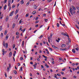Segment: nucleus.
I'll list each match as a JSON object with an SVG mask.
<instances>
[{
    "mask_svg": "<svg viewBox=\"0 0 79 79\" xmlns=\"http://www.w3.org/2000/svg\"><path fill=\"white\" fill-rule=\"evenodd\" d=\"M73 10L72 8H70L69 9V11L72 15H74L73 14H75L76 13V12H75V10H76V9L75 8V7L73 6H72Z\"/></svg>",
    "mask_w": 79,
    "mask_h": 79,
    "instance_id": "nucleus-1",
    "label": "nucleus"
},
{
    "mask_svg": "<svg viewBox=\"0 0 79 79\" xmlns=\"http://www.w3.org/2000/svg\"><path fill=\"white\" fill-rule=\"evenodd\" d=\"M15 12L14 11H12V12H11L9 15V16L10 17V16H13V14L14 13V12Z\"/></svg>",
    "mask_w": 79,
    "mask_h": 79,
    "instance_id": "nucleus-2",
    "label": "nucleus"
},
{
    "mask_svg": "<svg viewBox=\"0 0 79 79\" xmlns=\"http://www.w3.org/2000/svg\"><path fill=\"white\" fill-rule=\"evenodd\" d=\"M61 34L62 35H65V36H67V37H69V36H68V35H67V34L64 33V32H61Z\"/></svg>",
    "mask_w": 79,
    "mask_h": 79,
    "instance_id": "nucleus-3",
    "label": "nucleus"
},
{
    "mask_svg": "<svg viewBox=\"0 0 79 79\" xmlns=\"http://www.w3.org/2000/svg\"><path fill=\"white\" fill-rule=\"evenodd\" d=\"M6 2H7V0H5L3 1H2L1 2V3H6Z\"/></svg>",
    "mask_w": 79,
    "mask_h": 79,
    "instance_id": "nucleus-4",
    "label": "nucleus"
},
{
    "mask_svg": "<svg viewBox=\"0 0 79 79\" xmlns=\"http://www.w3.org/2000/svg\"><path fill=\"white\" fill-rule=\"evenodd\" d=\"M66 47V45L65 44H63L61 45V47L62 48H65V47Z\"/></svg>",
    "mask_w": 79,
    "mask_h": 79,
    "instance_id": "nucleus-5",
    "label": "nucleus"
},
{
    "mask_svg": "<svg viewBox=\"0 0 79 79\" xmlns=\"http://www.w3.org/2000/svg\"><path fill=\"white\" fill-rule=\"evenodd\" d=\"M19 11V9H17L16 10V11L15 12V15H16L17 13H18V12Z\"/></svg>",
    "mask_w": 79,
    "mask_h": 79,
    "instance_id": "nucleus-6",
    "label": "nucleus"
},
{
    "mask_svg": "<svg viewBox=\"0 0 79 79\" xmlns=\"http://www.w3.org/2000/svg\"><path fill=\"white\" fill-rule=\"evenodd\" d=\"M2 55H4L5 52V49H2Z\"/></svg>",
    "mask_w": 79,
    "mask_h": 79,
    "instance_id": "nucleus-7",
    "label": "nucleus"
},
{
    "mask_svg": "<svg viewBox=\"0 0 79 79\" xmlns=\"http://www.w3.org/2000/svg\"><path fill=\"white\" fill-rule=\"evenodd\" d=\"M67 50V48H61L60 50H61V51H64V50Z\"/></svg>",
    "mask_w": 79,
    "mask_h": 79,
    "instance_id": "nucleus-8",
    "label": "nucleus"
},
{
    "mask_svg": "<svg viewBox=\"0 0 79 79\" xmlns=\"http://www.w3.org/2000/svg\"><path fill=\"white\" fill-rule=\"evenodd\" d=\"M11 56H12V52H10L9 53V57H11Z\"/></svg>",
    "mask_w": 79,
    "mask_h": 79,
    "instance_id": "nucleus-9",
    "label": "nucleus"
},
{
    "mask_svg": "<svg viewBox=\"0 0 79 79\" xmlns=\"http://www.w3.org/2000/svg\"><path fill=\"white\" fill-rule=\"evenodd\" d=\"M33 8L34 9H37V6L36 5H34L33 6Z\"/></svg>",
    "mask_w": 79,
    "mask_h": 79,
    "instance_id": "nucleus-10",
    "label": "nucleus"
},
{
    "mask_svg": "<svg viewBox=\"0 0 79 79\" xmlns=\"http://www.w3.org/2000/svg\"><path fill=\"white\" fill-rule=\"evenodd\" d=\"M8 19H9V18L8 17V16H7L6 18V21H8Z\"/></svg>",
    "mask_w": 79,
    "mask_h": 79,
    "instance_id": "nucleus-11",
    "label": "nucleus"
},
{
    "mask_svg": "<svg viewBox=\"0 0 79 79\" xmlns=\"http://www.w3.org/2000/svg\"><path fill=\"white\" fill-rule=\"evenodd\" d=\"M8 43L6 44V48H8Z\"/></svg>",
    "mask_w": 79,
    "mask_h": 79,
    "instance_id": "nucleus-12",
    "label": "nucleus"
},
{
    "mask_svg": "<svg viewBox=\"0 0 79 79\" xmlns=\"http://www.w3.org/2000/svg\"><path fill=\"white\" fill-rule=\"evenodd\" d=\"M15 25H16V24L15 23H13V24L12 27L13 29H14V28H15Z\"/></svg>",
    "mask_w": 79,
    "mask_h": 79,
    "instance_id": "nucleus-13",
    "label": "nucleus"
},
{
    "mask_svg": "<svg viewBox=\"0 0 79 79\" xmlns=\"http://www.w3.org/2000/svg\"><path fill=\"white\" fill-rule=\"evenodd\" d=\"M2 44L4 47H5V42L4 41H3Z\"/></svg>",
    "mask_w": 79,
    "mask_h": 79,
    "instance_id": "nucleus-14",
    "label": "nucleus"
},
{
    "mask_svg": "<svg viewBox=\"0 0 79 79\" xmlns=\"http://www.w3.org/2000/svg\"><path fill=\"white\" fill-rule=\"evenodd\" d=\"M22 26H21L20 28V29L19 30L20 31H23V29H22Z\"/></svg>",
    "mask_w": 79,
    "mask_h": 79,
    "instance_id": "nucleus-15",
    "label": "nucleus"
},
{
    "mask_svg": "<svg viewBox=\"0 0 79 79\" xmlns=\"http://www.w3.org/2000/svg\"><path fill=\"white\" fill-rule=\"evenodd\" d=\"M8 39V35H7L6 37V40H7Z\"/></svg>",
    "mask_w": 79,
    "mask_h": 79,
    "instance_id": "nucleus-16",
    "label": "nucleus"
},
{
    "mask_svg": "<svg viewBox=\"0 0 79 79\" xmlns=\"http://www.w3.org/2000/svg\"><path fill=\"white\" fill-rule=\"evenodd\" d=\"M18 14L16 16H15V18L16 19H18Z\"/></svg>",
    "mask_w": 79,
    "mask_h": 79,
    "instance_id": "nucleus-17",
    "label": "nucleus"
},
{
    "mask_svg": "<svg viewBox=\"0 0 79 79\" xmlns=\"http://www.w3.org/2000/svg\"><path fill=\"white\" fill-rule=\"evenodd\" d=\"M3 28H2V26H0V31H1L2 30Z\"/></svg>",
    "mask_w": 79,
    "mask_h": 79,
    "instance_id": "nucleus-18",
    "label": "nucleus"
},
{
    "mask_svg": "<svg viewBox=\"0 0 79 79\" xmlns=\"http://www.w3.org/2000/svg\"><path fill=\"white\" fill-rule=\"evenodd\" d=\"M22 47H24V41H23L22 42V44L21 45Z\"/></svg>",
    "mask_w": 79,
    "mask_h": 79,
    "instance_id": "nucleus-19",
    "label": "nucleus"
},
{
    "mask_svg": "<svg viewBox=\"0 0 79 79\" xmlns=\"http://www.w3.org/2000/svg\"><path fill=\"white\" fill-rule=\"evenodd\" d=\"M21 23H22V19H21L19 21V24H21Z\"/></svg>",
    "mask_w": 79,
    "mask_h": 79,
    "instance_id": "nucleus-20",
    "label": "nucleus"
},
{
    "mask_svg": "<svg viewBox=\"0 0 79 79\" xmlns=\"http://www.w3.org/2000/svg\"><path fill=\"white\" fill-rule=\"evenodd\" d=\"M6 8V5H5L4 7V10H5Z\"/></svg>",
    "mask_w": 79,
    "mask_h": 79,
    "instance_id": "nucleus-21",
    "label": "nucleus"
},
{
    "mask_svg": "<svg viewBox=\"0 0 79 79\" xmlns=\"http://www.w3.org/2000/svg\"><path fill=\"white\" fill-rule=\"evenodd\" d=\"M52 47L53 48H57L54 45H52Z\"/></svg>",
    "mask_w": 79,
    "mask_h": 79,
    "instance_id": "nucleus-22",
    "label": "nucleus"
},
{
    "mask_svg": "<svg viewBox=\"0 0 79 79\" xmlns=\"http://www.w3.org/2000/svg\"><path fill=\"white\" fill-rule=\"evenodd\" d=\"M7 33V31H5L4 32V35H6V34Z\"/></svg>",
    "mask_w": 79,
    "mask_h": 79,
    "instance_id": "nucleus-23",
    "label": "nucleus"
},
{
    "mask_svg": "<svg viewBox=\"0 0 79 79\" xmlns=\"http://www.w3.org/2000/svg\"><path fill=\"white\" fill-rule=\"evenodd\" d=\"M72 52L73 53H76V51H75V50L74 49H73Z\"/></svg>",
    "mask_w": 79,
    "mask_h": 79,
    "instance_id": "nucleus-24",
    "label": "nucleus"
},
{
    "mask_svg": "<svg viewBox=\"0 0 79 79\" xmlns=\"http://www.w3.org/2000/svg\"><path fill=\"white\" fill-rule=\"evenodd\" d=\"M45 66H46L47 67V68L49 67V66H48V65H47V64H45Z\"/></svg>",
    "mask_w": 79,
    "mask_h": 79,
    "instance_id": "nucleus-25",
    "label": "nucleus"
},
{
    "mask_svg": "<svg viewBox=\"0 0 79 79\" xmlns=\"http://www.w3.org/2000/svg\"><path fill=\"white\" fill-rule=\"evenodd\" d=\"M15 5H12V8H15Z\"/></svg>",
    "mask_w": 79,
    "mask_h": 79,
    "instance_id": "nucleus-26",
    "label": "nucleus"
},
{
    "mask_svg": "<svg viewBox=\"0 0 79 79\" xmlns=\"http://www.w3.org/2000/svg\"><path fill=\"white\" fill-rule=\"evenodd\" d=\"M21 2L22 4H23V3H24V1H23V0H22L21 1Z\"/></svg>",
    "mask_w": 79,
    "mask_h": 79,
    "instance_id": "nucleus-27",
    "label": "nucleus"
},
{
    "mask_svg": "<svg viewBox=\"0 0 79 79\" xmlns=\"http://www.w3.org/2000/svg\"><path fill=\"white\" fill-rule=\"evenodd\" d=\"M29 4V2H28L26 5V6H27Z\"/></svg>",
    "mask_w": 79,
    "mask_h": 79,
    "instance_id": "nucleus-28",
    "label": "nucleus"
},
{
    "mask_svg": "<svg viewBox=\"0 0 79 79\" xmlns=\"http://www.w3.org/2000/svg\"><path fill=\"white\" fill-rule=\"evenodd\" d=\"M36 13V11H34L33 12V14L34 15Z\"/></svg>",
    "mask_w": 79,
    "mask_h": 79,
    "instance_id": "nucleus-29",
    "label": "nucleus"
},
{
    "mask_svg": "<svg viewBox=\"0 0 79 79\" xmlns=\"http://www.w3.org/2000/svg\"><path fill=\"white\" fill-rule=\"evenodd\" d=\"M14 73H15V74H16L17 73V72H16V71L15 70H14Z\"/></svg>",
    "mask_w": 79,
    "mask_h": 79,
    "instance_id": "nucleus-30",
    "label": "nucleus"
},
{
    "mask_svg": "<svg viewBox=\"0 0 79 79\" xmlns=\"http://www.w3.org/2000/svg\"><path fill=\"white\" fill-rule=\"evenodd\" d=\"M38 19H39V17H37L35 18V20L36 21H37V20H38Z\"/></svg>",
    "mask_w": 79,
    "mask_h": 79,
    "instance_id": "nucleus-31",
    "label": "nucleus"
},
{
    "mask_svg": "<svg viewBox=\"0 0 79 79\" xmlns=\"http://www.w3.org/2000/svg\"><path fill=\"white\" fill-rule=\"evenodd\" d=\"M75 26H76V27L77 29H79V27H78V26H77V25H75Z\"/></svg>",
    "mask_w": 79,
    "mask_h": 79,
    "instance_id": "nucleus-32",
    "label": "nucleus"
},
{
    "mask_svg": "<svg viewBox=\"0 0 79 79\" xmlns=\"http://www.w3.org/2000/svg\"><path fill=\"white\" fill-rule=\"evenodd\" d=\"M3 33H1V36L2 37H3Z\"/></svg>",
    "mask_w": 79,
    "mask_h": 79,
    "instance_id": "nucleus-33",
    "label": "nucleus"
},
{
    "mask_svg": "<svg viewBox=\"0 0 79 79\" xmlns=\"http://www.w3.org/2000/svg\"><path fill=\"white\" fill-rule=\"evenodd\" d=\"M20 60H23V57H21L20 58Z\"/></svg>",
    "mask_w": 79,
    "mask_h": 79,
    "instance_id": "nucleus-34",
    "label": "nucleus"
},
{
    "mask_svg": "<svg viewBox=\"0 0 79 79\" xmlns=\"http://www.w3.org/2000/svg\"><path fill=\"white\" fill-rule=\"evenodd\" d=\"M75 49L77 51H78L79 50V49H78V48L77 47V48H75Z\"/></svg>",
    "mask_w": 79,
    "mask_h": 79,
    "instance_id": "nucleus-35",
    "label": "nucleus"
},
{
    "mask_svg": "<svg viewBox=\"0 0 79 79\" xmlns=\"http://www.w3.org/2000/svg\"><path fill=\"white\" fill-rule=\"evenodd\" d=\"M66 69V68H64L63 69H62V71H65V69Z\"/></svg>",
    "mask_w": 79,
    "mask_h": 79,
    "instance_id": "nucleus-36",
    "label": "nucleus"
},
{
    "mask_svg": "<svg viewBox=\"0 0 79 79\" xmlns=\"http://www.w3.org/2000/svg\"><path fill=\"white\" fill-rule=\"evenodd\" d=\"M43 56L44 57V58H46V59H47V56H45L44 55H43Z\"/></svg>",
    "mask_w": 79,
    "mask_h": 79,
    "instance_id": "nucleus-37",
    "label": "nucleus"
},
{
    "mask_svg": "<svg viewBox=\"0 0 79 79\" xmlns=\"http://www.w3.org/2000/svg\"><path fill=\"white\" fill-rule=\"evenodd\" d=\"M45 16H46V14H44L43 15V16L44 17H45Z\"/></svg>",
    "mask_w": 79,
    "mask_h": 79,
    "instance_id": "nucleus-38",
    "label": "nucleus"
},
{
    "mask_svg": "<svg viewBox=\"0 0 79 79\" xmlns=\"http://www.w3.org/2000/svg\"><path fill=\"white\" fill-rule=\"evenodd\" d=\"M43 37V36L42 35H41V36H40L39 37V39H40L41 38H42Z\"/></svg>",
    "mask_w": 79,
    "mask_h": 79,
    "instance_id": "nucleus-39",
    "label": "nucleus"
},
{
    "mask_svg": "<svg viewBox=\"0 0 79 79\" xmlns=\"http://www.w3.org/2000/svg\"><path fill=\"white\" fill-rule=\"evenodd\" d=\"M26 31V28H24L23 29V33H24V31Z\"/></svg>",
    "mask_w": 79,
    "mask_h": 79,
    "instance_id": "nucleus-40",
    "label": "nucleus"
},
{
    "mask_svg": "<svg viewBox=\"0 0 79 79\" xmlns=\"http://www.w3.org/2000/svg\"><path fill=\"white\" fill-rule=\"evenodd\" d=\"M13 48H15V44L13 45Z\"/></svg>",
    "mask_w": 79,
    "mask_h": 79,
    "instance_id": "nucleus-41",
    "label": "nucleus"
},
{
    "mask_svg": "<svg viewBox=\"0 0 79 79\" xmlns=\"http://www.w3.org/2000/svg\"><path fill=\"white\" fill-rule=\"evenodd\" d=\"M57 27H59V26H60V24L57 23Z\"/></svg>",
    "mask_w": 79,
    "mask_h": 79,
    "instance_id": "nucleus-42",
    "label": "nucleus"
},
{
    "mask_svg": "<svg viewBox=\"0 0 79 79\" xmlns=\"http://www.w3.org/2000/svg\"><path fill=\"white\" fill-rule=\"evenodd\" d=\"M44 20L45 22H47V21H48V20L47 19H45Z\"/></svg>",
    "mask_w": 79,
    "mask_h": 79,
    "instance_id": "nucleus-43",
    "label": "nucleus"
},
{
    "mask_svg": "<svg viewBox=\"0 0 79 79\" xmlns=\"http://www.w3.org/2000/svg\"><path fill=\"white\" fill-rule=\"evenodd\" d=\"M26 17H29V14H27L26 15Z\"/></svg>",
    "mask_w": 79,
    "mask_h": 79,
    "instance_id": "nucleus-44",
    "label": "nucleus"
},
{
    "mask_svg": "<svg viewBox=\"0 0 79 79\" xmlns=\"http://www.w3.org/2000/svg\"><path fill=\"white\" fill-rule=\"evenodd\" d=\"M10 70V68L9 67H8L7 69V71H9Z\"/></svg>",
    "mask_w": 79,
    "mask_h": 79,
    "instance_id": "nucleus-45",
    "label": "nucleus"
},
{
    "mask_svg": "<svg viewBox=\"0 0 79 79\" xmlns=\"http://www.w3.org/2000/svg\"><path fill=\"white\" fill-rule=\"evenodd\" d=\"M51 61H54V59H53V58H51Z\"/></svg>",
    "mask_w": 79,
    "mask_h": 79,
    "instance_id": "nucleus-46",
    "label": "nucleus"
},
{
    "mask_svg": "<svg viewBox=\"0 0 79 79\" xmlns=\"http://www.w3.org/2000/svg\"><path fill=\"white\" fill-rule=\"evenodd\" d=\"M57 75L58 76H61V75L60 74H57Z\"/></svg>",
    "mask_w": 79,
    "mask_h": 79,
    "instance_id": "nucleus-47",
    "label": "nucleus"
},
{
    "mask_svg": "<svg viewBox=\"0 0 79 79\" xmlns=\"http://www.w3.org/2000/svg\"><path fill=\"white\" fill-rule=\"evenodd\" d=\"M39 23V21H36L35 22V23H36V24H37V23Z\"/></svg>",
    "mask_w": 79,
    "mask_h": 79,
    "instance_id": "nucleus-48",
    "label": "nucleus"
},
{
    "mask_svg": "<svg viewBox=\"0 0 79 79\" xmlns=\"http://www.w3.org/2000/svg\"><path fill=\"white\" fill-rule=\"evenodd\" d=\"M8 3H11V0H8Z\"/></svg>",
    "mask_w": 79,
    "mask_h": 79,
    "instance_id": "nucleus-49",
    "label": "nucleus"
},
{
    "mask_svg": "<svg viewBox=\"0 0 79 79\" xmlns=\"http://www.w3.org/2000/svg\"><path fill=\"white\" fill-rule=\"evenodd\" d=\"M5 76L6 77H7V74H6V73H5Z\"/></svg>",
    "mask_w": 79,
    "mask_h": 79,
    "instance_id": "nucleus-50",
    "label": "nucleus"
},
{
    "mask_svg": "<svg viewBox=\"0 0 79 79\" xmlns=\"http://www.w3.org/2000/svg\"><path fill=\"white\" fill-rule=\"evenodd\" d=\"M73 77V78H74V79H76V78L77 77L74 76Z\"/></svg>",
    "mask_w": 79,
    "mask_h": 79,
    "instance_id": "nucleus-51",
    "label": "nucleus"
},
{
    "mask_svg": "<svg viewBox=\"0 0 79 79\" xmlns=\"http://www.w3.org/2000/svg\"><path fill=\"white\" fill-rule=\"evenodd\" d=\"M9 66L10 68H11V64H9Z\"/></svg>",
    "mask_w": 79,
    "mask_h": 79,
    "instance_id": "nucleus-52",
    "label": "nucleus"
},
{
    "mask_svg": "<svg viewBox=\"0 0 79 79\" xmlns=\"http://www.w3.org/2000/svg\"><path fill=\"white\" fill-rule=\"evenodd\" d=\"M8 6H9V7L11 6H10V3H9L8 4Z\"/></svg>",
    "mask_w": 79,
    "mask_h": 79,
    "instance_id": "nucleus-53",
    "label": "nucleus"
},
{
    "mask_svg": "<svg viewBox=\"0 0 79 79\" xmlns=\"http://www.w3.org/2000/svg\"><path fill=\"white\" fill-rule=\"evenodd\" d=\"M18 34H19V32H17L16 33V35H18Z\"/></svg>",
    "mask_w": 79,
    "mask_h": 79,
    "instance_id": "nucleus-54",
    "label": "nucleus"
},
{
    "mask_svg": "<svg viewBox=\"0 0 79 79\" xmlns=\"http://www.w3.org/2000/svg\"><path fill=\"white\" fill-rule=\"evenodd\" d=\"M68 40H69V43H71V40H70V39H69Z\"/></svg>",
    "mask_w": 79,
    "mask_h": 79,
    "instance_id": "nucleus-55",
    "label": "nucleus"
},
{
    "mask_svg": "<svg viewBox=\"0 0 79 79\" xmlns=\"http://www.w3.org/2000/svg\"><path fill=\"white\" fill-rule=\"evenodd\" d=\"M49 48V50H51V51H52V48Z\"/></svg>",
    "mask_w": 79,
    "mask_h": 79,
    "instance_id": "nucleus-56",
    "label": "nucleus"
},
{
    "mask_svg": "<svg viewBox=\"0 0 79 79\" xmlns=\"http://www.w3.org/2000/svg\"><path fill=\"white\" fill-rule=\"evenodd\" d=\"M38 26H39V25H38V24H37L35 26V27H37Z\"/></svg>",
    "mask_w": 79,
    "mask_h": 79,
    "instance_id": "nucleus-57",
    "label": "nucleus"
},
{
    "mask_svg": "<svg viewBox=\"0 0 79 79\" xmlns=\"http://www.w3.org/2000/svg\"><path fill=\"white\" fill-rule=\"evenodd\" d=\"M37 61H40V59H39V58H37Z\"/></svg>",
    "mask_w": 79,
    "mask_h": 79,
    "instance_id": "nucleus-58",
    "label": "nucleus"
},
{
    "mask_svg": "<svg viewBox=\"0 0 79 79\" xmlns=\"http://www.w3.org/2000/svg\"><path fill=\"white\" fill-rule=\"evenodd\" d=\"M30 64H34V63H33V62H30Z\"/></svg>",
    "mask_w": 79,
    "mask_h": 79,
    "instance_id": "nucleus-59",
    "label": "nucleus"
},
{
    "mask_svg": "<svg viewBox=\"0 0 79 79\" xmlns=\"http://www.w3.org/2000/svg\"><path fill=\"white\" fill-rule=\"evenodd\" d=\"M43 44H45V41H43Z\"/></svg>",
    "mask_w": 79,
    "mask_h": 79,
    "instance_id": "nucleus-60",
    "label": "nucleus"
},
{
    "mask_svg": "<svg viewBox=\"0 0 79 79\" xmlns=\"http://www.w3.org/2000/svg\"><path fill=\"white\" fill-rule=\"evenodd\" d=\"M62 59L61 58H59V60H62Z\"/></svg>",
    "mask_w": 79,
    "mask_h": 79,
    "instance_id": "nucleus-61",
    "label": "nucleus"
},
{
    "mask_svg": "<svg viewBox=\"0 0 79 79\" xmlns=\"http://www.w3.org/2000/svg\"><path fill=\"white\" fill-rule=\"evenodd\" d=\"M32 58H33L32 57H30V60H32Z\"/></svg>",
    "mask_w": 79,
    "mask_h": 79,
    "instance_id": "nucleus-62",
    "label": "nucleus"
},
{
    "mask_svg": "<svg viewBox=\"0 0 79 79\" xmlns=\"http://www.w3.org/2000/svg\"><path fill=\"white\" fill-rule=\"evenodd\" d=\"M62 79H67V78H66L65 77H63L62 78Z\"/></svg>",
    "mask_w": 79,
    "mask_h": 79,
    "instance_id": "nucleus-63",
    "label": "nucleus"
},
{
    "mask_svg": "<svg viewBox=\"0 0 79 79\" xmlns=\"http://www.w3.org/2000/svg\"><path fill=\"white\" fill-rule=\"evenodd\" d=\"M77 9L78 10H79V7H77Z\"/></svg>",
    "mask_w": 79,
    "mask_h": 79,
    "instance_id": "nucleus-64",
    "label": "nucleus"
}]
</instances>
